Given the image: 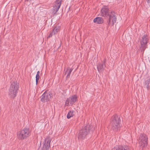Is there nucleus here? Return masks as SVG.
<instances>
[{
    "instance_id": "nucleus-1",
    "label": "nucleus",
    "mask_w": 150,
    "mask_h": 150,
    "mask_svg": "<svg viewBox=\"0 0 150 150\" xmlns=\"http://www.w3.org/2000/svg\"><path fill=\"white\" fill-rule=\"evenodd\" d=\"M100 15L108 17V23L109 25H112L116 22L117 18L115 13L109 10L106 7H103L101 10Z\"/></svg>"
},
{
    "instance_id": "nucleus-2",
    "label": "nucleus",
    "mask_w": 150,
    "mask_h": 150,
    "mask_svg": "<svg viewBox=\"0 0 150 150\" xmlns=\"http://www.w3.org/2000/svg\"><path fill=\"white\" fill-rule=\"evenodd\" d=\"M19 88L18 84L16 81H14L11 83L9 91L8 94L12 98L16 96Z\"/></svg>"
},
{
    "instance_id": "nucleus-3",
    "label": "nucleus",
    "mask_w": 150,
    "mask_h": 150,
    "mask_svg": "<svg viewBox=\"0 0 150 150\" xmlns=\"http://www.w3.org/2000/svg\"><path fill=\"white\" fill-rule=\"evenodd\" d=\"M92 127V126L90 125H88L83 127L82 129L80 131L79 134L78 139H82L85 138L88 133L91 130Z\"/></svg>"
},
{
    "instance_id": "nucleus-4",
    "label": "nucleus",
    "mask_w": 150,
    "mask_h": 150,
    "mask_svg": "<svg viewBox=\"0 0 150 150\" xmlns=\"http://www.w3.org/2000/svg\"><path fill=\"white\" fill-rule=\"evenodd\" d=\"M30 134V129L25 128L18 132L17 137L19 139L23 140L28 137Z\"/></svg>"
},
{
    "instance_id": "nucleus-5",
    "label": "nucleus",
    "mask_w": 150,
    "mask_h": 150,
    "mask_svg": "<svg viewBox=\"0 0 150 150\" xmlns=\"http://www.w3.org/2000/svg\"><path fill=\"white\" fill-rule=\"evenodd\" d=\"M120 118L117 115H115L112 117L111 123L113 130L117 131L120 129Z\"/></svg>"
},
{
    "instance_id": "nucleus-6",
    "label": "nucleus",
    "mask_w": 150,
    "mask_h": 150,
    "mask_svg": "<svg viewBox=\"0 0 150 150\" xmlns=\"http://www.w3.org/2000/svg\"><path fill=\"white\" fill-rule=\"evenodd\" d=\"M139 145L142 148L144 147L147 145L148 138L146 135L141 134L139 137Z\"/></svg>"
},
{
    "instance_id": "nucleus-7",
    "label": "nucleus",
    "mask_w": 150,
    "mask_h": 150,
    "mask_svg": "<svg viewBox=\"0 0 150 150\" xmlns=\"http://www.w3.org/2000/svg\"><path fill=\"white\" fill-rule=\"evenodd\" d=\"M77 100V96L76 95H74L70 96L65 101V105L68 106L72 105Z\"/></svg>"
},
{
    "instance_id": "nucleus-8",
    "label": "nucleus",
    "mask_w": 150,
    "mask_h": 150,
    "mask_svg": "<svg viewBox=\"0 0 150 150\" xmlns=\"http://www.w3.org/2000/svg\"><path fill=\"white\" fill-rule=\"evenodd\" d=\"M148 42V40L146 37V35L143 36L142 38V40L141 41V46L140 49L141 51H144L146 48V44Z\"/></svg>"
},
{
    "instance_id": "nucleus-9",
    "label": "nucleus",
    "mask_w": 150,
    "mask_h": 150,
    "mask_svg": "<svg viewBox=\"0 0 150 150\" xmlns=\"http://www.w3.org/2000/svg\"><path fill=\"white\" fill-rule=\"evenodd\" d=\"M51 139L50 137H47L46 138L44 142V144L42 150H49L50 147Z\"/></svg>"
},
{
    "instance_id": "nucleus-10",
    "label": "nucleus",
    "mask_w": 150,
    "mask_h": 150,
    "mask_svg": "<svg viewBox=\"0 0 150 150\" xmlns=\"http://www.w3.org/2000/svg\"><path fill=\"white\" fill-rule=\"evenodd\" d=\"M61 0H56L54 5L53 13L55 14L58 11L61 5Z\"/></svg>"
},
{
    "instance_id": "nucleus-11",
    "label": "nucleus",
    "mask_w": 150,
    "mask_h": 150,
    "mask_svg": "<svg viewBox=\"0 0 150 150\" xmlns=\"http://www.w3.org/2000/svg\"><path fill=\"white\" fill-rule=\"evenodd\" d=\"M51 95L50 93L45 92L42 95V98L41 99V101L45 102L49 100L51 98Z\"/></svg>"
},
{
    "instance_id": "nucleus-12",
    "label": "nucleus",
    "mask_w": 150,
    "mask_h": 150,
    "mask_svg": "<svg viewBox=\"0 0 150 150\" xmlns=\"http://www.w3.org/2000/svg\"><path fill=\"white\" fill-rule=\"evenodd\" d=\"M112 150H129L128 146H116L112 149Z\"/></svg>"
},
{
    "instance_id": "nucleus-13",
    "label": "nucleus",
    "mask_w": 150,
    "mask_h": 150,
    "mask_svg": "<svg viewBox=\"0 0 150 150\" xmlns=\"http://www.w3.org/2000/svg\"><path fill=\"white\" fill-rule=\"evenodd\" d=\"M93 21L94 23L100 24L102 23L103 22V20L102 18L97 17L94 18Z\"/></svg>"
},
{
    "instance_id": "nucleus-14",
    "label": "nucleus",
    "mask_w": 150,
    "mask_h": 150,
    "mask_svg": "<svg viewBox=\"0 0 150 150\" xmlns=\"http://www.w3.org/2000/svg\"><path fill=\"white\" fill-rule=\"evenodd\" d=\"M105 67V62L103 64H100L97 66V69L99 72L102 71L104 69Z\"/></svg>"
},
{
    "instance_id": "nucleus-15",
    "label": "nucleus",
    "mask_w": 150,
    "mask_h": 150,
    "mask_svg": "<svg viewBox=\"0 0 150 150\" xmlns=\"http://www.w3.org/2000/svg\"><path fill=\"white\" fill-rule=\"evenodd\" d=\"M144 87L146 88L148 90L150 88V79H148L145 81Z\"/></svg>"
},
{
    "instance_id": "nucleus-16",
    "label": "nucleus",
    "mask_w": 150,
    "mask_h": 150,
    "mask_svg": "<svg viewBox=\"0 0 150 150\" xmlns=\"http://www.w3.org/2000/svg\"><path fill=\"white\" fill-rule=\"evenodd\" d=\"M75 112L74 111H70L69 112L67 115V117L68 119H69L71 117H73L75 114Z\"/></svg>"
},
{
    "instance_id": "nucleus-17",
    "label": "nucleus",
    "mask_w": 150,
    "mask_h": 150,
    "mask_svg": "<svg viewBox=\"0 0 150 150\" xmlns=\"http://www.w3.org/2000/svg\"><path fill=\"white\" fill-rule=\"evenodd\" d=\"M72 69H69L67 68V71H65V74H67V77H69L70 76V74L72 71Z\"/></svg>"
},
{
    "instance_id": "nucleus-18",
    "label": "nucleus",
    "mask_w": 150,
    "mask_h": 150,
    "mask_svg": "<svg viewBox=\"0 0 150 150\" xmlns=\"http://www.w3.org/2000/svg\"><path fill=\"white\" fill-rule=\"evenodd\" d=\"M59 26L55 27L53 29L52 32L53 33V35L56 34L59 31Z\"/></svg>"
},
{
    "instance_id": "nucleus-19",
    "label": "nucleus",
    "mask_w": 150,
    "mask_h": 150,
    "mask_svg": "<svg viewBox=\"0 0 150 150\" xmlns=\"http://www.w3.org/2000/svg\"><path fill=\"white\" fill-rule=\"evenodd\" d=\"M53 35V33L52 32L50 33L49 35L48 36V38H50L52 37V35Z\"/></svg>"
},
{
    "instance_id": "nucleus-20",
    "label": "nucleus",
    "mask_w": 150,
    "mask_h": 150,
    "mask_svg": "<svg viewBox=\"0 0 150 150\" xmlns=\"http://www.w3.org/2000/svg\"><path fill=\"white\" fill-rule=\"evenodd\" d=\"M35 78L37 80L38 79L39 80L40 78V75H36Z\"/></svg>"
},
{
    "instance_id": "nucleus-21",
    "label": "nucleus",
    "mask_w": 150,
    "mask_h": 150,
    "mask_svg": "<svg viewBox=\"0 0 150 150\" xmlns=\"http://www.w3.org/2000/svg\"><path fill=\"white\" fill-rule=\"evenodd\" d=\"M146 1L148 4L150 3V0H146Z\"/></svg>"
},
{
    "instance_id": "nucleus-22",
    "label": "nucleus",
    "mask_w": 150,
    "mask_h": 150,
    "mask_svg": "<svg viewBox=\"0 0 150 150\" xmlns=\"http://www.w3.org/2000/svg\"><path fill=\"white\" fill-rule=\"evenodd\" d=\"M40 71H38L37 72V73L36 75H40Z\"/></svg>"
},
{
    "instance_id": "nucleus-23",
    "label": "nucleus",
    "mask_w": 150,
    "mask_h": 150,
    "mask_svg": "<svg viewBox=\"0 0 150 150\" xmlns=\"http://www.w3.org/2000/svg\"><path fill=\"white\" fill-rule=\"evenodd\" d=\"M39 80L38 79V80H37L36 79V84L37 85L38 83V81H39Z\"/></svg>"
}]
</instances>
